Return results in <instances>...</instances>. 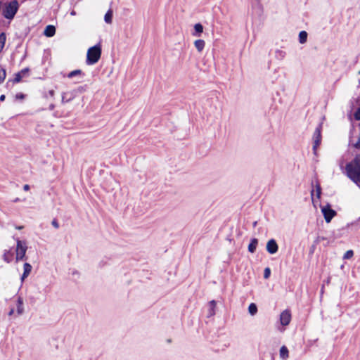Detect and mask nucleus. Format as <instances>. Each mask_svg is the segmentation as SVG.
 I'll use <instances>...</instances> for the list:
<instances>
[{"label": "nucleus", "instance_id": "5fc2aeb1", "mask_svg": "<svg viewBox=\"0 0 360 360\" xmlns=\"http://www.w3.org/2000/svg\"><path fill=\"white\" fill-rule=\"evenodd\" d=\"M23 229V226H16V229L21 230Z\"/></svg>", "mask_w": 360, "mask_h": 360}, {"label": "nucleus", "instance_id": "39448f33", "mask_svg": "<svg viewBox=\"0 0 360 360\" xmlns=\"http://www.w3.org/2000/svg\"><path fill=\"white\" fill-rule=\"evenodd\" d=\"M350 110L348 113V117L351 119L352 113L354 119L356 121H360V97L356 98H352L349 101Z\"/></svg>", "mask_w": 360, "mask_h": 360}, {"label": "nucleus", "instance_id": "aec40b11", "mask_svg": "<svg viewBox=\"0 0 360 360\" xmlns=\"http://www.w3.org/2000/svg\"><path fill=\"white\" fill-rule=\"evenodd\" d=\"M13 256L14 254L11 250H5L3 255V259L7 263H11L13 259Z\"/></svg>", "mask_w": 360, "mask_h": 360}, {"label": "nucleus", "instance_id": "864d4df0", "mask_svg": "<svg viewBox=\"0 0 360 360\" xmlns=\"http://www.w3.org/2000/svg\"><path fill=\"white\" fill-rule=\"evenodd\" d=\"M20 198H15L14 200H13V202H20Z\"/></svg>", "mask_w": 360, "mask_h": 360}, {"label": "nucleus", "instance_id": "8fccbe9b", "mask_svg": "<svg viewBox=\"0 0 360 360\" xmlns=\"http://www.w3.org/2000/svg\"><path fill=\"white\" fill-rule=\"evenodd\" d=\"M14 313V309H11L8 312V316H11Z\"/></svg>", "mask_w": 360, "mask_h": 360}, {"label": "nucleus", "instance_id": "4be33fe9", "mask_svg": "<svg viewBox=\"0 0 360 360\" xmlns=\"http://www.w3.org/2000/svg\"><path fill=\"white\" fill-rule=\"evenodd\" d=\"M113 18V11L110 8L104 15V21L107 24H111Z\"/></svg>", "mask_w": 360, "mask_h": 360}, {"label": "nucleus", "instance_id": "79ce46f5", "mask_svg": "<svg viewBox=\"0 0 360 360\" xmlns=\"http://www.w3.org/2000/svg\"><path fill=\"white\" fill-rule=\"evenodd\" d=\"M48 94L49 95V96L53 97L55 95V91L53 89H51L48 91Z\"/></svg>", "mask_w": 360, "mask_h": 360}, {"label": "nucleus", "instance_id": "20e7f679", "mask_svg": "<svg viewBox=\"0 0 360 360\" xmlns=\"http://www.w3.org/2000/svg\"><path fill=\"white\" fill-rule=\"evenodd\" d=\"M14 240L16 241V248H15V262H18L20 261H26L27 260V256L26 255V252L27 250V242L25 240H21L18 237H13Z\"/></svg>", "mask_w": 360, "mask_h": 360}, {"label": "nucleus", "instance_id": "4468645a", "mask_svg": "<svg viewBox=\"0 0 360 360\" xmlns=\"http://www.w3.org/2000/svg\"><path fill=\"white\" fill-rule=\"evenodd\" d=\"M322 137L323 136H314L313 139L312 150L313 154L316 157L318 156V148L322 142Z\"/></svg>", "mask_w": 360, "mask_h": 360}, {"label": "nucleus", "instance_id": "c85d7f7f", "mask_svg": "<svg viewBox=\"0 0 360 360\" xmlns=\"http://www.w3.org/2000/svg\"><path fill=\"white\" fill-rule=\"evenodd\" d=\"M6 77V70L0 65V84H2Z\"/></svg>", "mask_w": 360, "mask_h": 360}, {"label": "nucleus", "instance_id": "ddd939ff", "mask_svg": "<svg viewBox=\"0 0 360 360\" xmlns=\"http://www.w3.org/2000/svg\"><path fill=\"white\" fill-rule=\"evenodd\" d=\"M348 146L349 148H354L360 150V136H349Z\"/></svg>", "mask_w": 360, "mask_h": 360}, {"label": "nucleus", "instance_id": "a878e982", "mask_svg": "<svg viewBox=\"0 0 360 360\" xmlns=\"http://www.w3.org/2000/svg\"><path fill=\"white\" fill-rule=\"evenodd\" d=\"M280 357L283 359H286L289 356V350L285 345L281 346L280 348Z\"/></svg>", "mask_w": 360, "mask_h": 360}, {"label": "nucleus", "instance_id": "f257e3e1", "mask_svg": "<svg viewBox=\"0 0 360 360\" xmlns=\"http://www.w3.org/2000/svg\"><path fill=\"white\" fill-rule=\"evenodd\" d=\"M347 176L360 188V153L345 166Z\"/></svg>", "mask_w": 360, "mask_h": 360}, {"label": "nucleus", "instance_id": "bf43d9fd", "mask_svg": "<svg viewBox=\"0 0 360 360\" xmlns=\"http://www.w3.org/2000/svg\"><path fill=\"white\" fill-rule=\"evenodd\" d=\"M4 48V46H0V53L2 52Z\"/></svg>", "mask_w": 360, "mask_h": 360}, {"label": "nucleus", "instance_id": "412c9836", "mask_svg": "<svg viewBox=\"0 0 360 360\" xmlns=\"http://www.w3.org/2000/svg\"><path fill=\"white\" fill-rule=\"evenodd\" d=\"M79 76V77H84L85 73L80 69H76L74 70L70 71L67 77L70 79L73 78L74 77Z\"/></svg>", "mask_w": 360, "mask_h": 360}, {"label": "nucleus", "instance_id": "6ab92c4d", "mask_svg": "<svg viewBox=\"0 0 360 360\" xmlns=\"http://www.w3.org/2000/svg\"><path fill=\"white\" fill-rule=\"evenodd\" d=\"M23 299L21 297H18L16 301V311L18 315H21L24 313L23 307Z\"/></svg>", "mask_w": 360, "mask_h": 360}, {"label": "nucleus", "instance_id": "de8ad7c7", "mask_svg": "<svg viewBox=\"0 0 360 360\" xmlns=\"http://www.w3.org/2000/svg\"><path fill=\"white\" fill-rule=\"evenodd\" d=\"M76 14H77V13H76V11H75V10H72V11H70V15H73V16H74V15H76Z\"/></svg>", "mask_w": 360, "mask_h": 360}, {"label": "nucleus", "instance_id": "473e14b6", "mask_svg": "<svg viewBox=\"0 0 360 360\" xmlns=\"http://www.w3.org/2000/svg\"><path fill=\"white\" fill-rule=\"evenodd\" d=\"M6 42V34L4 32L0 33V46H5Z\"/></svg>", "mask_w": 360, "mask_h": 360}, {"label": "nucleus", "instance_id": "69168bd1", "mask_svg": "<svg viewBox=\"0 0 360 360\" xmlns=\"http://www.w3.org/2000/svg\"><path fill=\"white\" fill-rule=\"evenodd\" d=\"M358 74L360 75V70L359 71Z\"/></svg>", "mask_w": 360, "mask_h": 360}, {"label": "nucleus", "instance_id": "2f4dec72", "mask_svg": "<svg viewBox=\"0 0 360 360\" xmlns=\"http://www.w3.org/2000/svg\"><path fill=\"white\" fill-rule=\"evenodd\" d=\"M354 256V251L352 250H347L344 255H343V259H349L352 258Z\"/></svg>", "mask_w": 360, "mask_h": 360}, {"label": "nucleus", "instance_id": "5701e85b", "mask_svg": "<svg viewBox=\"0 0 360 360\" xmlns=\"http://www.w3.org/2000/svg\"><path fill=\"white\" fill-rule=\"evenodd\" d=\"M308 33L305 30L299 32L298 41L301 44H304L307 41Z\"/></svg>", "mask_w": 360, "mask_h": 360}, {"label": "nucleus", "instance_id": "e2e57ef3", "mask_svg": "<svg viewBox=\"0 0 360 360\" xmlns=\"http://www.w3.org/2000/svg\"><path fill=\"white\" fill-rule=\"evenodd\" d=\"M323 288H324V286L323 285V286H322V288H321V292H323Z\"/></svg>", "mask_w": 360, "mask_h": 360}, {"label": "nucleus", "instance_id": "ea45409f", "mask_svg": "<svg viewBox=\"0 0 360 360\" xmlns=\"http://www.w3.org/2000/svg\"><path fill=\"white\" fill-rule=\"evenodd\" d=\"M22 30V32H24L26 36H27L29 34V33L30 32L31 28L30 26H25Z\"/></svg>", "mask_w": 360, "mask_h": 360}, {"label": "nucleus", "instance_id": "4d7b16f0", "mask_svg": "<svg viewBox=\"0 0 360 360\" xmlns=\"http://www.w3.org/2000/svg\"><path fill=\"white\" fill-rule=\"evenodd\" d=\"M10 82H8V80L7 81V82H6V88H8V86H9V83H10Z\"/></svg>", "mask_w": 360, "mask_h": 360}, {"label": "nucleus", "instance_id": "c9c22d12", "mask_svg": "<svg viewBox=\"0 0 360 360\" xmlns=\"http://www.w3.org/2000/svg\"><path fill=\"white\" fill-rule=\"evenodd\" d=\"M285 52L281 50H277L276 51V57L278 59H283L285 56Z\"/></svg>", "mask_w": 360, "mask_h": 360}, {"label": "nucleus", "instance_id": "49530a36", "mask_svg": "<svg viewBox=\"0 0 360 360\" xmlns=\"http://www.w3.org/2000/svg\"><path fill=\"white\" fill-rule=\"evenodd\" d=\"M105 264V262H104L103 261H101V262H99L98 266H99V267H101H101H103Z\"/></svg>", "mask_w": 360, "mask_h": 360}, {"label": "nucleus", "instance_id": "b1692460", "mask_svg": "<svg viewBox=\"0 0 360 360\" xmlns=\"http://www.w3.org/2000/svg\"><path fill=\"white\" fill-rule=\"evenodd\" d=\"M205 42L203 39H196L194 46L198 52H201L205 48Z\"/></svg>", "mask_w": 360, "mask_h": 360}, {"label": "nucleus", "instance_id": "1a4fd4ad", "mask_svg": "<svg viewBox=\"0 0 360 360\" xmlns=\"http://www.w3.org/2000/svg\"><path fill=\"white\" fill-rule=\"evenodd\" d=\"M292 314L290 309H286L280 314L279 322L282 326H288L290 324Z\"/></svg>", "mask_w": 360, "mask_h": 360}, {"label": "nucleus", "instance_id": "72a5a7b5", "mask_svg": "<svg viewBox=\"0 0 360 360\" xmlns=\"http://www.w3.org/2000/svg\"><path fill=\"white\" fill-rule=\"evenodd\" d=\"M271 270L270 267L267 266L264 269L263 277L264 279H269L271 276Z\"/></svg>", "mask_w": 360, "mask_h": 360}, {"label": "nucleus", "instance_id": "603ef678", "mask_svg": "<svg viewBox=\"0 0 360 360\" xmlns=\"http://www.w3.org/2000/svg\"><path fill=\"white\" fill-rule=\"evenodd\" d=\"M27 57V52L25 53V54L23 55V56L21 58V61L24 60Z\"/></svg>", "mask_w": 360, "mask_h": 360}, {"label": "nucleus", "instance_id": "a18cd8bd", "mask_svg": "<svg viewBox=\"0 0 360 360\" xmlns=\"http://www.w3.org/2000/svg\"><path fill=\"white\" fill-rule=\"evenodd\" d=\"M54 108H55V105L53 103L50 104L49 106V109L50 110H53L54 109Z\"/></svg>", "mask_w": 360, "mask_h": 360}, {"label": "nucleus", "instance_id": "c756f323", "mask_svg": "<svg viewBox=\"0 0 360 360\" xmlns=\"http://www.w3.org/2000/svg\"><path fill=\"white\" fill-rule=\"evenodd\" d=\"M321 240H327V243L325 245V246H327L330 243V241L328 240V238L327 237L319 236H318L313 242L314 243L318 245Z\"/></svg>", "mask_w": 360, "mask_h": 360}, {"label": "nucleus", "instance_id": "bb28decb", "mask_svg": "<svg viewBox=\"0 0 360 360\" xmlns=\"http://www.w3.org/2000/svg\"><path fill=\"white\" fill-rule=\"evenodd\" d=\"M315 188H316V198L318 200H320L321 197V194H322V188H321V184H320L319 179H316V181Z\"/></svg>", "mask_w": 360, "mask_h": 360}, {"label": "nucleus", "instance_id": "cd10ccee", "mask_svg": "<svg viewBox=\"0 0 360 360\" xmlns=\"http://www.w3.org/2000/svg\"><path fill=\"white\" fill-rule=\"evenodd\" d=\"M248 312L251 316H254L257 313V305L255 303H250L248 306Z\"/></svg>", "mask_w": 360, "mask_h": 360}, {"label": "nucleus", "instance_id": "f8f14e48", "mask_svg": "<svg viewBox=\"0 0 360 360\" xmlns=\"http://www.w3.org/2000/svg\"><path fill=\"white\" fill-rule=\"evenodd\" d=\"M348 233V230L346 226H343L340 229H338L336 231H333L331 232L330 238L333 239L332 241H334L336 239L340 238L345 236H347Z\"/></svg>", "mask_w": 360, "mask_h": 360}, {"label": "nucleus", "instance_id": "6e6d98bb", "mask_svg": "<svg viewBox=\"0 0 360 360\" xmlns=\"http://www.w3.org/2000/svg\"><path fill=\"white\" fill-rule=\"evenodd\" d=\"M257 225V221H254V222L252 223V226H253V227H255Z\"/></svg>", "mask_w": 360, "mask_h": 360}, {"label": "nucleus", "instance_id": "9b49d317", "mask_svg": "<svg viewBox=\"0 0 360 360\" xmlns=\"http://www.w3.org/2000/svg\"><path fill=\"white\" fill-rule=\"evenodd\" d=\"M266 250L270 255L276 254L278 252V245L274 238H271L267 241Z\"/></svg>", "mask_w": 360, "mask_h": 360}, {"label": "nucleus", "instance_id": "052dcab7", "mask_svg": "<svg viewBox=\"0 0 360 360\" xmlns=\"http://www.w3.org/2000/svg\"><path fill=\"white\" fill-rule=\"evenodd\" d=\"M330 277H328V278H327V280H326V283H330Z\"/></svg>", "mask_w": 360, "mask_h": 360}, {"label": "nucleus", "instance_id": "58836bf2", "mask_svg": "<svg viewBox=\"0 0 360 360\" xmlns=\"http://www.w3.org/2000/svg\"><path fill=\"white\" fill-rule=\"evenodd\" d=\"M51 225L55 228V229H58L60 225H59V223H58V221L57 220V219L54 218L52 221H51Z\"/></svg>", "mask_w": 360, "mask_h": 360}, {"label": "nucleus", "instance_id": "13d9d810", "mask_svg": "<svg viewBox=\"0 0 360 360\" xmlns=\"http://www.w3.org/2000/svg\"><path fill=\"white\" fill-rule=\"evenodd\" d=\"M166 341L167 343H171L172 340V339L169 338Z\"/></svg>", "mask_w": 360, "mask_h": 360}, {"label": "nucleus", "instance_id": "0e129e2a", "mask_svg": "<svg viewBox=\"0 0 360 360\" xmlns=\"http://www.w3.org/2000/svg\"><path fill=\"white\" fill-rule=\"evenodd\" d=\"M26 1V0H22V3H23V2H24V1Z\"/></svg>", "mask_w": 360, "mask_h": 360}, {"label": "nucleus", "instance_id": "e433bc0d", "mask_svg": "<svg viewBox=\"0 0 360 360\" xmlns=\"http://www.w3.org/2000/svg\"><path fill=\"white\" fill-rule=\"evenodd\" d=\"M15 97L16 100L22 101L26 98V94L19 92L15 94Z\"/></svg>", "mask_w": 360, "mask_h": 360}, {"label": "nucleus", "instance_id": "f3484780", "mask_svg": "<svg viewBox=\"0 0 360 360\" xmlns=\"http://www.w3.org/2000/svg\"><path fill=\"white\" fill-rule=\"evenodd\" d=\"M259 240L256 238H252L248 246V250L249 252L253 254L256 252L257 247L258 245Z\"/></svg>", "mask_w": 360, "mask_h": 360}, {"label": "nucleus", "instance_id": "680f3d73", "mask_svg": "<svg viewBox=\"0 0 360 360\" xmlns=\"http://www.w3.org/2000/svg\"><path fill=\"white\" fill-rule=\"evenodd\" d=\"M4 20H0V24H4Z\"/></svg>", "mask_w": 360, "mask_h": 360}, {"label": "nucleus", "instance_id": "423d86ee", "mask_svg": "<svg viewBox=\"0 0 360 360\" xmlns=\"http://www.w3.org/2000/svg\"><path fill=\"white\" fill-rule=\"evenodd\" d=\"M88 88V85L84 84L83 86H78L70 93H63L62 95V103H65L72 101L75 98L77 94H82L83 92L86 91Z\"/></svg>", "mask_w": 360, "mask_h": 360}, {"label": "nucleus", "instance_id": "dca6fc26", "mask_svg": "<svg viewBox=\"0 0 360 360\" xmlns=\"http://www.w3.org/2000/svg\"><path fill=\"white\" fill-rule=\"evenodd\" d=\"M204 27L200 22H197L193 26L192 35L196 37H200L203 32Z\"/></svg>", "mask_w": 360, "mask_h": 360}, {"label": "nucleus", "instance_id": "a211bd4d", "mask_svg": "<svg viewBox=\"0 0 360 360\" xmlns=\"http://www.w3.org/2000/svg\"><path fill=\"white\" fill-rule=\"evenodd\" d=\"M208 305H209V310H208L207 317L210 318V317L214 316L216 314L215 309H216V307H217V302L214 300H212L209 302Z\"/></svg>", "mask_w": 360, "mask_h": 360}, {"label": "nucleus", "instance_id": "c03bdc74", "mask_svg": "<svg viewBox=\"0 0 360 360\" xmlns=\"http://www.w3.org/2000/svg\"><path fill=\"white\" fill-rule=\"evenodd\" d=\"M6 99V96L4 94H1L0 96V102H4Z\"/></svg>", "mask_w": 360, "mask_h": 360}, {"label": "nucleus", "instance_id": "37998d69", "mask_svg": "<svg viewBox=\"0 0 360 360\" xmlns=\"http://www.w3.org/2000/svg\"><path fill=\"white\" fill-rule=\"evenodd\" d=\"M30 185H28V184H25V185L23 186V190H24V191H29V190H30Z\"/></svg>", "mask_w": 360, "mask_h": 360}, {"label": "nucleus", "instance_id": "f704fd0d", "mask_svg": "<svg viewBox=\"0 0 360 360\" xmlns=\"http://www.w3.org/2000/svg\"><path fill=\"white\" fill-rule=\"evenodd\" d=\"M15 36L17 39H19L21 41H23L27 37V36L25 34V33L22 32V30L16 32L15 34Z\"/></svg>", "mask_w": 360, "mask_h": 360}, {"label": "nucleus", "instance_id": "2eb2a0df", "mask_svg": "<svg viewBox=\"0 0 360 360\" xmlns=\"http://www.w3.org/2000/svg\"><path fill=\"white\" fill-rule=\"evenodd\" d=\"M56 28L53 25H48L45 27L43 34L46 37H52L56 34Z\"/></svg>", "mask_w": 360, "mask_h": 360}, {"label": "nucleus", "instance_id": "7ed1b4c3", "mask_svg": "<svg viewBox=\"0 0 360 360\" xmlns=\"http://www.w3.org/2000/svg\"><path fill=\"white\" fill-rule=\"evenodd\" d=\"M102 53L100 43L95 44L88 49L86 58V63L88 65L96 64L101 58Z\"/></svg>", "mask_w": 360, "mask_h": 360}, {"label": "nucleus", "instance_id": "393cba45", "mask_svg": "<svg viewBox=\"0 0 360 360\" xmlns=\"http://www.w3.org/2000/svg\"><path fill=\"white\" fill-rule=\"evenodd\" d=\"M345 226L347 227V230L349 229H354L356 231L358 230L360 228V217L352 222L347 223Z\"/></svg>", "mask_w": 360, "mask_h": 360}, {"label": "nucleus", "instance_id": "6e6552de", "mask_svg": "<svg viewBox=\"0 0 360 360\" xmlns=\"http://www.w3.org/2000/svg\"><path fill=\"white\" fill-rule=\"evenodd\" d=\"M326 120L325 115L321 116L319 118V122L317 123L310 122L309 124L307 129L311 131H312V135H321L322 129H323V123Z\"/></svg>", "mask_w": 360, "mask_h": 360}, {"label": "nucleus", "instance_id": "3c124183", "mask_svg": "<svg viewBox=\"0 0 360 360\" xmlns=\"http://www.w3.org/2000/svg\"><path fill=\"white\" fill-rule=\"evenodd\" d=\"M257 4L259 6V7H262V4L260 3L261 0H255Z\"/></svg>", "mask_w": 360, "mask_h": 360}, {"label": "nucleus", "instance_id": "9d476101", "mask_svg": "<svg viewBox=\"0 0 360 360\" xmlns=\"http://www.w3.org/2000/svg\"><path fill=\"white\" fill-rule=\"evenodd\" d=\"M30 72V69L28 67H26L22 69L20 71L14 74V77L13 79H8V82H12L13 84L20 83L22 78L27 75Z\"/></svg>", "mask_w": 360, "mask_h": 360}, {"label": "nucleus", "instance_id": "f03ea898", "mask_svg": "<svg viewBox=\"0 0 360 360\" xmlns=\"http://www.w3.org/2000/svg\"><path fill=\"white\" fill-rule=\"evenodd\" d=\"M2 6L1 15L4 18L8 20V22H7V27H8L11 22L14 19L17 14L20 4L18 0H12L4 4L3 3Z\"/></svg>", "mask_w": 360, "mask_h": 360}, {"label": "nucleus", "instance_id": "338daca9", "mask_svg": "<svg viewBox=\"0 0 360 360\" xmlns=\"http://www.w3.org/2000/svg\"><path fill=\"white\" fill-rule=\"evenodd\" d=\"M359 269H360V267H359Z\"/></svg>", "mask_w": 360, "mask_h": 360}, {"label": "nucleus", "instance_id": "0eeeda50", "mask_svg": "<svg viewBox=\"0 0 360 360\" xmlns=\"http://www.w3.org/2000/svg\"><path fill=\"white\" fill-rule=\"evenodd\" d=\"M320 207L326 223H330L338 214L337 211L332 208V206L329 202H327L325 205H320Z\"/></svg>", "mask_w": 360, "mask_h": 360}, {"label": "nucleus", "instance_id": "4c0bfd02", "mask_svg": "<svg viewBox=\"0 0 360 360\" xmlns=\"http://www.w3.org/2000/svg\"><path fill=\"white\" fill-rule=\"evenodd\" d=\"M317 245L315 243H312V245L309 247V255L311 256L314 255L315 250L316 248Z\"/></svg>", "mask_w": 360, "mask_h": 360}, {"label": "nucleus", "instance_id": "a19ab883", "mask_svg": "<svg viewBox=\"0 0 360 360\" xmlns=\"http://www.w3.org/2000/svg\"><path fill=\"white\" fill-rule=\"evenodd\" d=\"M30 275L26 274L25 273H22L20 276L21 282H23L25 278H27Z\"/></svg>", "mask_w": 360, "mask_h": 360}, {"label": "nucleus", "instance_id": "09e8293b", "mask_svg": "<svg viewBox=\"0 0 360 360\" xmlns=\"http://www.w3.org/2000/svg\"><path fill=\"white\" fill-rule=\"evenodd\" d=\"M314 190L312 189L311 191V197L312 201H314Z\"/></svg>", "mask_w": 360, "mask_h": 360}, {"label": "nucleus", "instance_id": "7c9ffc66", "mask_svg": "<svg viewBox=\"0 0 360 360\" xmlns=\"http://www.w3.org/2000/svg\"><path fill=\"white\" fill-rule=\"evenodd\" d=\"M32 270V266L30 263L25 262L23 265V273L30 275Z\"/></svg>", "mask_w": 360, "mask_h": 360}]
</instances>
